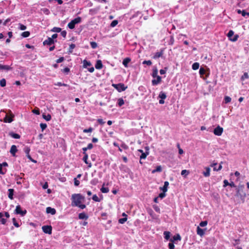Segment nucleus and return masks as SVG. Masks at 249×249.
<instances>
[{
	"label": "nucleus",
	"instance_id": "1",
	"mask_svg": "<svg viewBox=\"0 0 249 249\" xmlns=\"http://www.w3.org/2000/svg\"><path fill=\"white\" fill-rule=\"evenodd\" d=\"M71 200V205L72 207H78L81 209H84L86 207L85 204H82L85 200V197L80 194H72Z\"/></svg>",
	"mask_w": 249,
	"mask_h": 249
},
{
	"label": "nucleus",
	"instance_id": "2",
	"mask_svg": "<svg viewBox=\"0 0 249 249\" xmlns=\"http://www.w3.org/2000/svg\"><path fill=\"white\" fill-rule=\"evenodd\" d=\"M244 186L243 185H239L236 189V196L240 198L242 202L245 201V198L246 196V193L244 192Z\"/></svg>",
	"mask_w": 249,
	"mask_h": 249
},
{
	"label": "nucleus",
	"instance_id": "3",
	"mask_svg": "<svg viewBox=\"0 0 249 249\" xmlns=\"http://www.w3.org/2000/svg\"><path fill=\"white\" fill-rule=\"evenodd\" d=\"M112 86L120 92L124 91L127 88V87L125 86L124 84L123 83H119L117 84H113Z\"/></svg>",
	"mask_w": 249,
	"mask_h": 249
},
{
	"label": "nucleus",
	"instance_id": "4",
	"mask_svg": "<svg viewBox=\"0 0 249 249\" xmlns=\"http://www.w3.org/2000/svg\"><path fill=\"white\" fill-rule=\"evenodd\" d=\"M15 213L18 214H20L22 216H24L27 213V211L24 210L22 211L21 210V207L20 205H17L16 206V209L15 210Z\"/></svg>",
	"mask_w": 249,
	"mask_h": 249
},
{
	"label": "nucleus",
	"instance_id": "5",
	"mask_svg": "<svg viewBox=\"0 0 249 249\" xmlns=\"http://www.w3.org/2000/svg\"><path fill=\"white\" fill-rule=\"evenodd\" d=\"M233 34H234L233 31L232 30H230L227 34V36L230 40L234 42L237 40L238 36L236 35L233 38H231V37L233 36Z\"/></svg>",
	"mask_w": 249,
	"mask_h": 249
},
{
	"label": "nucleus",
	"instance_id": "6",
	"mask_svg": "<svg viewBox=\"0 0 249 249\" xmlns=\"http://www.w3.org/2000/svg\"><path fill=\"white\" fill-rule=\"evenodd\" d=\"M223 128L220 127L219 125H217V126L214 128L213 130V133L214 135L216 136H221L223 133Z\"/></svg>",
	"mask_w": 249,
	"mask_h": 249
},
{
	"label": "nucleus",
	"instance_id": "7",
	"mask_svg": "<svg viewBox=\"0 0 249 249\" xmlns=\"http://www.w3.org/2000/svg\"><path fill=\"white\" fill-rule=\"evenodd\" d=\"M43 231L45 233L51 234L52 231V227L51 226H43L42 227Z\"/></svg>",
	"mask_w": 249,
	"mask_h": 249
},
{
	"label": "nucleus",
	"instance_id": "8",
	"mask_svg": "<svg viewBox=\"0 0 249 249\" xmlns=\"http://www.w3.org/2000/svg\"><path fill=\"white\" fill-rule=\"evenodd\" d=\"M167 96L165 92L163 91H160L159 95V98H160L159 100V103L160 104H163L164 103V99L166 98Z\"/></svg>",
	"mask_w": 249,
	"mask_h": 249
},
{
	"label": "nucleus",
	"instance_id": "9",
	"mask_svg": "<svg viewBox=\"0 0 249 249\" xmlns=\"http://www.w3.org/2000/svg\"><path fill=\"white\" fill-rule=\"evenodd\" d=\"M14 115L10 114L9 115L8 114L5 115V116L3 118V121L4 123H10L13 121V118L14 117Z\"/></svg>",
	"mask_w": 249,
	"mask_h": 249
},
{
	"label": "nucleus",
	"instance_id": "10",
	"mask_svg": "<svg viewBox=\"0 0 249 249\" xmlns=\"http://www.w3.org/2000/svg\"><path fill=\"white\" fill-rule=\"evenodd\" d=\"M55 42H56V40H54L53 39V38H51V37H48L47 39L44 40L43 42L44 45H49L51 46L54 44Z\"/></svg>",
	"mask_w": 249,
	"mask_h": 249
},
{
	"label": "nucleus",
	"instance_id": "11",
	"mask_svg": "<svg viewBox=\"0 0 249 249\" xmlns=\"http://www.w3.org/2000/svg\"><path fill=\"white\" fill-rule=\"evenodd\" d=\"M163 52L164 49H161L160 52H157L154 54V56H153V58L156 59L158 58L162 57L163 54Z\"/></svg>",
	"mask_w": 249,
	"mask_h": 249
},
{
	"label": "nucleus",
	"instance_id": "12",
	"mask_svg": "<svg viewBox=\"0 0 249 249\" xmlns=\"http://www.w3.org/2000/svg\"><path fill=\"white\" fill-rule=\"evenodd\" d=\"M131 61V59L130 57H126L123 59L122 63L125 68H128V64Z\"/></svg>",
	"mask_w": 249,
	"mask_h": 249
},
{
	"label": "nucleus",
	"instance_id": "13",
	"mask_svg": "<svg viewBox=\"0 0 249 249\" xmlns=\"http://www.w3.org/2000/svg\"><path fill=\"white\" fill-rule=\"evenodd\" d=\"M156 79H153L152 80V84L153 86L157 85L161 81V78L159 75L156 77Z\"/></svg>",
	"mask_w": 249,
	"mask_h": 249
},
{
	"label": "nucleus",
	"instance_id": "14",
	"mask_svg": "<svg viewBox=\"0 0 249 249\" xmlns=\"http://www.w3.org/2000/svg\"><path fill=\"white\" fill-rule=\"evenodd\" d=\"M205 230H206V229L203 230L201 229L199 227H197L196 229V233L200 237H202L205 234Z\"/></svg>",
	"mask_w": 249,
	"mask_h": 249
},
{
	"label": "nucleus",
	"instance_id": "15",
	"mask_svg": "<svg viewBox=\"0 0 249 249\" xmlns=\"http://www.w3.org/2000/svg\"><path fill=\"white\" fill-rule=\"evenodd\" d=\"M46 213H51L52 215L55 214L56 213V210L54 208H52L50 207H48L46 208Z\"/></svg>",
	"mask_w": 249,
	"mask_h": 249
},
{
	"label": "nucleus",
	"instance_id": "16",
	"mask_svg": "<svg viewBox=\"0 0 249 249\" xmlns=\"http://www.w3.org/2000/svg\"><path fill=\"white\" fill-rule=\"evenodd\" d=\"M17 151L18 149L17 146L15 145H12L10 152L13 156H15L16 153L17 152Z\"/></svg>",
	"mask_w": 249,
	"mask_h": 249
},
{
	"label": "nucleus",
	"instance_id": "17",
	"mask_svg": "<svg viewBox=\"0 0 249 249\" xmlns=\"http://www.w3.org/2000/svg\"><path fill=\"white\" fill-rule=\"evenodd\" d=\"M138 151L142 153L141 155L140 156V159H145L147 156L149 154L148 152H143V150L142 149H139Z\"/></svg>",
	"mask_w": 249,
	"mask_h": 249
},
{
	"label": "nucleus",
	"instance_id": "18",
	"mask_svg": "<svg viewBox=\"0 0 249 249\" xmlns=\"http://www.w3.org/2000/svg\"><path fill=\"white\" fill-rule=\"evenodd\" d=\"M95 67L96 69L100 70L103 67L102 62L101 60H98L96 61V63L95 64Z\"/></svg>",
	"mask_w": 249,
	"mask_h": 249
},
{
	"label": "nucleus",
	"instance_id": "19",
	"mask_svg": "<svg viewBox=\"0 0 249 249\" xmlns=\"http://www.w3.org/2000/svg\"><path fill=\"white\" fill-rule=\"evenodd\" d=\"M78 218L80 219H88L89 218V216L88 215H87L85 213H82L79 214L78 215Z\"/></svg>",
	"mask_w": 249,
	"mask_h": 249
},
{
	"label": "nucleus",
	"instance_id": "20",
	"mask_svg": "<svg viewBox=\"0 0 249 249\" xmlns=\"http://www.w3.org/2000/svg\"><path fill=\"white\" fill-rule=\"evenodd\" d=\"M9 135L11 137L14 139H18L20 138V136L19 134L15 133L13 132H10L9 133Z\"/></svg>",
	"mask_w": 249,
	"mask_h": 249
},
{
	"label": "nucleus",
	"instance_id": "21",
	"mask_svg": "<svg viewBox=\"0 0 249 249\" xmlns=\"http://www.w3.org/2000/svg\"><path fill=\"white\" fill-rule=\"evenodd\" d=\"M206 171L203 172V174L205 177H208L210 176V168L208 167L205 168Z\"/></svg>",
	"mask_w": 249,
	"mask_h": 249
},
{
	"label": "nucleus",
	"instance_id": "22",
	"mask_svg": "<svg viewBox=\"0 0 249 249\" xmlns=\"http://www.w3.org/2000/svg\"><path fill=\"white\" fill-rule=\"evenodd\" d=\"M8 197L11 200L13 199L14 190L13 189H9L8 190Z\"/></svg>",
	"mask_w": 249,
	"mask_h": 249
},
{
	"label": "nucleus",
	"instance_id": "23",
	"mask_svg": "<svg viewBox=\"0 0 249 249\" xmlns=\"http://www.w3.org/2000/svg\"><path fill=\"white\" fill-rule=\"evenodd\" d=\"M169 185V182L167 181H166L164 183V186L163 187L161 188L160 189L163 192H166L167 191V188Z\"/></svg>",
	"mask_w": 249,
	"mask_h": 249
},
{
	"label": "nucleus",
	"instance_id": "24",
	"mask_svg": "<svg viewBox=\"0 0 249 249\" xmlns=\"http://www.w3.org/2000/svg\"><path fill=\"white\" fill-rule=\"evenodd\" d=\"M181 239L180 236L179 234H177V235H175L172 238L170 239V241L174 242L176 240H180Z\"/></svg>",
	"mask_w": 249,
	"mask_h": 249
},
{
	"label": "nucleus",
	"instance_id": "25",
	"mask_svg": "<svg viewBox=\"0 0 249 249\" xmlns=\"http://www.w3.org/2000/svg\"><path fill=\"white\" fill-rule=\"evenodd\" d=\"M124 102L123 98H120L118 99L117 105L119 107H121L124 105Z\"/></svg>",
	"mask_w": 249,
	"mask_h": 249
},
{
	"label": "nucleus",
	"instance_id": "26",
	"mask_svg": "<svg viewBox=\"0 0 249 249\" xmlns=\"http://www.w3.org/2000/svg\"><path fill=\"white\" fill-rule=\"evenodd\" d=\"M163 234L164 235V238L166 240H169L170 237V232L165 231L164 232Z\"/></svg>",
	"mask_w": 249,
	"mask_h": 249
},
{
	"label": "nucleus",
	"instance_id": "27",
	"mask_svg": "<svg viewBox=\"0 0 249 249\" xmlns=\"http://www.w3.org/2000/svg\"><path fill=\"white\" fill-rule=\"evenodd\" d=\"M75 45L74 44H73V43H71V44L70 45V46H69V53H72L73 52V49L74 48H75Z\"/></svg>",
	"mask_w": 249,
	"mask_h": 249
},
{
	"label": "nucleus",
	"instance_id": "28",
	"mask_svg": "<svg viewBox=\"0 0 249 249\" xmlns=\"http://www.w3.org/2000/svg\"><path fill=\"white\" fill-rule=\"evenodd\" d=\"M83 154H84V156L83 158V160L86 164H89V162L88 161V155L86 152H83Z\"/></svg>",
	"mask_w": 249,
	"mask_h": 249
},
{
	"label": "nucleus",
	"instance_id": "29",
	"mask_svg": "<svg viewBox=\"0 0 249 249\" xmlns=\"http://www.w3.org/2000/svg\"><path fill=\"white\" fill-rule=\"evenodd\" d=\"M11 68L8 65H2L0 64V70H9Z\"/></svg>",
	"mask_w": 249,
	"mask_h": 249
},
{
	"label": "nucleus",
	"instance_id": "30",
	"mask_svg": "<svg viewBox=\"0 0 249 249\" xmlns=\"http://www.w3.org/2000/svg\"><path fill=\"white\" fill-rule=\"evenodd\" d=\"M75 24L72 21V20H71L68 23V27L71 29H73L75 28Z\"/></svg>",
	"mask_w": 249,
	"mask_h": 249
},
{
	"label": "nucleus",
	"instance_id": "31",
	"mask_svg": "<svg viewBox=\"0 0 249 249\" xmlns=\"http://www.w3.org/2000/svg\"><path fill=\"white\" fill-rule=\"evenodd\" d=\"M91 65V63L89 61H88L86 60H84L83 61V66L84 68H87L89 66Z\"/></svg>",
	"mask_w": 249,
	"mask_h": 249
},
{
	"label": "nucleus",
	"instance_id": "32",
	"mask_svg": "<svg viewBox=\"0 0 249 249\" xmlns=\"http://www.w3.org/2000/svg\"><path fill=\"white\" fill-rule=\"evenodd\" d=\"M199 64L198 62H195L192 65V69L194 70H196L199 68Z\"/></svg>",
	"mask_w": 249,
	"mask_h": 249
},
{
	"label": "nucleus",
	"instance_id": "33",
	"mask_svg": "<svg viewBox=\"0 0 249 249\" xmlns=\"http://www.w3.org/2000/svg\"><path fill=\"white\" fill-rule=\"evenodd\" d=\"M158 70L157 68H155V69H153L152 76L153 78H156V77L158 76Z\"/></svg>",
	"mask_w": 249,
	"mask_h": 249
},
{
	"label": "nucleus",
	"instance_id": "34",
	"mask_svg": "<svg viewBox=\"0 0 249 249\" xmlns=\"http://www.w3.org/2000/svg\"><path fill=\"white\" fill-rule=\"evenodd\" d=\"M51 31L53 32L59 33L61 31V28L54 27L51 30Z\"/></svg>",
	"mask_w": 249,
	"mask_h": 249
},
{
	"label": "nucleus",
	"instance_id": "35",
	"mask_svg": "<svg viewBox=\"0 0 249 249\" xmlns=\"http://www.w3.org/2000/svg\"><path fill=\"white\" fill-rule=\"evenodd\" d=\"M73 22L76 24H78L81 22V18L79 17L73 19L72 20Z\"/></svg>",
	"mask_w": 249,
	"mask_h": 249
},
{
	"label": "nucleus",
	"instance_id": "36",
	"mask_svg": "<svg viewBox=\"0 0 249 249\" xmlns=\"http://www.w3.org/2000/svg\"><path fill=\"white\" fill-rule=\"evenodd\" d=\"M162 171V169L160 166H157L156 168L152 171V173H155L156 172H160Z\"/></svg>",
	"mask_w": 249,
	"mask_h": 249
},
{
	"label": "nucleus",
	"instance_id": "37",
	"mask_svg": "<svg viewBox=\"0 0 249 249\" xmlns=\"http://www.w3.org/2000/svg\"><path fill=\"white\" fill-rule=\"evenodd\" d=\"M249 78L248 73L247 72H245L244 74L241 76V80L242 81H244L246 79H248Z\"/></svg>",
	"mask_w": 249,
	"mask_h": 249
},
{
	"label": "nucleus",
	"instance_id": "38",
	"mask_svg": "<svg viewBox=\"0 0 249 249\" xmlns=\"http://www.w3.org/2000/svg\"><path fill=\"white\" fill-rule=\"evenodd\" d=\"M43 118L45 119L46 121H50L51 119V116L50 114H48L47 115H45L43 114L42 115Z\"/></svg>",
	"mask_w": 249,
	"mask_h": 249
},
{
	"label": "nucleus",
	"instance_id": "39",
	"mask_svg": "<svg viewBox=\"0 0 249 249\" xmlns=\"http://www.w3.org/2000/svg\"><path fill=\"white\" fill-rule=\"evenodd\" d=\"M30 35V33L29 31H25V32L22 33L21 36L23 37H27L29 36Z\"/></svg>",
	"mask_w": 249,
	"mask_h": 249
},
{
	"label": "nucleus",
	"instance_id": "40",
	"mask_svg": "<svg viewBox=\"0 0 249 249\" xmlns=\"http://www.w3.org/2000/svg\"><path fill=\"white\" fill-rule=\"evenodd\" d=\"M206 72V71L203 67H201L199 69V73L201 77L202 75H203Z\"/></svg>",
	"mask_w": 249,
	"mask_h": 249
},
{
	"label": "nucleus",
	"instance_id": "41",
	"mask_svg": "<svg viewBox=\"0 0 249 249\" xmlns=\"http://www.w3.org/2000/svg\"><path fill=\"white\" fill-rule=\"evenodd\" d=\"M118 21L117 20H114L110 24V26L111 27H114L118 24Z\"/></svg>",
	"mask_w": 249,
	"mask_h": 249
},
{
	"label": "nucleus",
	"instance_id": "42",
	"mask_svg": "<svg viewBox=\"0 0 249 249\" xmlns=\"http://www.w3.org/2000/svg\"><path fill=\"white\" fill-rule=\"evenodd\" d=\"M6 82L5 79L3 78L0 80V85L1 87H4L6 86Z\"/></svg>",
	"mask_w": 249,
	"mask_h": 249
},
{
	"label": "nucleus",
	"instance_id": "43",
	"mask_svg": "<svg viewBox=\"0 0 249 249\" xmlns=\"http://www.w3.org/2000/svg\"><path fill=\"white\" fill-rule=\"evenodd\" d=\"M92 200H94L95 202H100V199L98 197V196L96 195H94L92 196Z\"/></svg>",
	"mask_w": 249,
	"mask_h": 249
},
{
	"label": "nucleus",
	"instance_id": "44",
	"mask_svg": "<svg viewBox=\"0 0 249 249\" xmlns=\"http://www.w3.org/2000/svg\"><path fill=\"white\" fill-rule=\"evenodd\" d=\"M127 217H124L119 219V223L120 224H124L127 221Z\"/></svg>",
	"mask_w": 249,
	"mask_h": 249
},
{
	"label": "nucleus",
	"instance_id": "45",
	"mask_svg": "<svg viewBox=\"0 0 249 249\" xmlns=\"http://www.w3.org/2000/svg\"><path fill=\"white\" fill-rule=\"evenodd\" d=\"M231 98L229 96H225L224 98V102L225 103L227 104L230 103L231 101Z\"/></svg>",
	"mask_w": 249,
	"mask_h": 249
},
{
	"label": "nucleus",
	"instance_id": "46",
	"mask_svg": "<svg viewBox=\"0 0 249 249\" xmlns=\"http://www.w3.org/2000/svg\"><path fill=\"white\" fill-rule=\"evenodd\" d=\"M24 151L26 155V156L28 155H30L29 153L30 151V148L29 147H25L24 149Z\"/></svg>",
	"mask_w": 249,
	"mask_h": 249
},
{
	"label": "nucleus",
	"instance_id": "47",
	"mask_svg": "<svg viewBox=\"0 0 249 249\" xmlns=\"http://www.w3.org/2000/svg\"><path fill=\"white\" fill-rule=\"evenodd\" d=\"M101 191L103 193H106L109 191V190L107 187H104L103 186L101 189Z\"/></svg>",
	"mask_w": 249,
	"mask_h": 249
},
{
	"label": "nucleus",
	"instance_id": "48",
	"mask_svg": "<svg viewBox=\"0 0 249 249\" xmlns=\"http://www.w3.org/2000/svg\"><path fill=\"white\" fill-rule=\"evenodd\" d=\"M190 172L188 170H183L181 171V175L182 176H183V175H188L189 174Z\"/></svg>",
	"mask_w": 249,
	"mask_h": 249
},
{
	"label": "nucleus",
	"instance_id": "49",
	"mask_svg": "<svg viewBox=\"0 0 249 249\" xmlns=\"http://www.w3.org/2000/svg\"><path fill=\"white\" fill-rule=\"evenodd\" d=\"M13 225L17 228H18L19 227V225L18 223L17 222L16 219L15 218H13L12 219Z\"/></svg>",
	"mask_w": 249,
	"mask_h": 249
},
{
	"label": "nucleus",
	"instance_id": "50",
	"mask_svg": "<svg viewBox=\"0 0 249 249\" xmlns=\"http://www.w3.org/2000/svg\"><path fill=\"white\" fill-rule=\"evenodd\" d=\"M90 44L91 47L92 49H95L97 47V44L95 42H94V41L91 42L90 43Z\"/></svg>",
	"mask_w": 249,
	"mask_h": 249
},
{
	"label": "nucleus",
	"instance_id": "51",
	"mask_svg": "<svg viewBox=\"0 0 249 249\" xmlns=\"http://www.w3.org/2000/svg\"><path fill=\"white\" fill-rule=\"evenodd\" d=\"M241 14L244 17H245L246 16L249 17V13L247 12L245 10L242 11Z\"/></svg>",
	"mask_w": 249,
	"mask_h": 249
},
{
	"label": "nucleus",
	"instance_id": "52",
	"mask_svg": "<svg viewBox=\"0 0 249 249\" xmlns=\"http://www.w3.org/2000/svg\"><path fill=\"white\" fill-rule=\"evenodd\" d=\"M143 64H146L148 66H151L152 64L151 60H144L142 62Z\"/></svg>",
	"mask_w": 249,
	"mask_h": 249
},
{
	"label": "nucleus",
	"instance_id": "53",
	"mask_svg": "<svg viewBox=\"0 0 249 249\" xmlns=\"http://www.w3.org/2000/svg\"><path fill=\"white\" fill-rule=\"evenodd\" d=\"M61 71L63 72L68 74L70 71V69L68 67H66Z\"/></svg>",
	"mask_w": 249,
	"mask_h": 249
},
{
	"label": "nucleus",
	"instance_id": "54",
	"mask_svg": "<svg viewBox=\"0 0 249 249\" xmlns=\"http://www.w3.org/2000/svg\"><path fill=\"white\" fill-rule=\"evenodd\" d=\"M41 11L46 15H48L50 13V11L46 8L41 9Z\"/></svg>",
	"mask_w": 249,
	"mask_h": 249
},
{
	"label": "nucleus",
	"instance_id": "55",
	"mask_svg": "<svg viewBox=\"0 0 249 249\" xmlns=\"http://www.w3.org/2000/svg\"><path fill=\"white\" fill-rule=\"evenodd\" d=\"M207 224H208V222L207 221H204L201 222L199 223V226L200 227H203L206 226L207 225Z\"/></svg>",
	"mask_w": 249,
	"mask_h": 249
},
{
	"label": "nucleus",
	"instance_id": "56",
	"mask_svg": "<svg viewBox=\"0 0 249 249\" xmlns=\"http://www.w3.org/2000/svg\"><path fill=\"white\" fill-rule=\"evenodd\" d=\"M64 60V57L62 56V57H59L58 59H57L56 60V62L57 63H59L63 62Z\"/></svg>",
	"mask_w": 249,
	"mask_h": 249
},
{
	"label": "nucleus",
	"instance_id": "57",
	"mask_svg": "<svg viewBox=\"0 0 249 249\" xmlns=\"http://www.w3.org/2000/svg\"><path fill=\"white\" fill-rule=\"evenodd\" d=\"M6 170H2V166L0 164V174L4 175L5 174Z\"/></svg>",
	"mask_w": 249,
	"mask_h": 249
},
{
	"label": "nucleus",
	"instance_id": "58",
	"mask_svg": "<svg viewBox=\"0 0 249 249\" xmlns=\"http://www.w3.org/2000/svg\"><path fill=\"white\" fill-rule=\"evenodd\" d=\"M153 208L155 210V211L158 213H160V209L157 205H153Z\"/></svg>",
	"mask_w": 249,
	"mask_h": 249
},
{
	"label": "nucleus",
	"instance_id": "59",
	"mask_svg": "<svg viewBox=\"0 0 249 249\" xmlns=\"http://www.w3.org/2000/svg\"><path fill=\"white\" fill-rule=\"evenodd\" d=\"M174 43V38L173 36H170L169 44L172 45H173Z\"/></svg>",
	"mask_w": 249,
	"mask_h": 249
},
{
	"label": "nucleus",
	"instance_id": "60",
	"mask_svg": "<svg viewBox=\"0 0 249 249\" xmlns=\"http://www.w3.org/2000/svg\"><path fill=\"white\" fill-rule=\"evenodd\" d=\"M168 248L169 249H174L175 248V246L173 242H171V243H169Z\"/></svg>",
	"mask_w": 249,
	"mask_h": 249
},
{
	"label": "nucleus",
	"instance_id": "61",
	"mask_svg": "<svg viewBox=\"0 0 249 249\" xmlns=\"http://www.w3.org/2000/svg\"><path fill=\"white\" fill-rule=\"evenodd\" d=\"M33 112L36 114L39 115L40 114V111L39 108L34 109L33 110Z\"/></svg>",
	"mask_w": 249,
	"mask_h": 249
},
{
	"label": "nucleus",
	"instance_id": "62",
	"mask_svg": "<svg viewBox=\"0 0 249 249\" xmlns=\"http://www.w3.org/2000/svg\"><path fill=\"white\" fill-rule=\"evenodd\" d=\"M61 35L64 37L66 38V35H67V32L65 30L61 31Z\"/></svg>",
	"mask_w": 249,
	"mask_h": 249
},
{
	"label": "nucleus",
	"instance_id": "63",
	"mask_svg": "<svg viewBox=\"0 0 249 249\" xmlns=\"http://www.w3.org/2000/svg\"><path fill=\"white\" fill-rule=\"evenodd\" d=\"M165 192H162V193H160L159 195V197H160L161 198H163V197H164L165 196Z\"/></svg>",
	"mask_w": 249,
	"mask_h": 249
},
{
	"label": "nucleus",
	"instance_id": "64",
	"mask_svg": "<svg viewBox=\"0 0 249 249\" xmlns=\"http://www.w3.org/2000/svg\"><path fill=\"white\" fill-rule=\"evenodd\" d=\"M19 29L21 30H25L26 29V26L22 24H19Z\"/></svg>",
	"mask_w": 249,
	"mask_h": 249
}]
</instances>
